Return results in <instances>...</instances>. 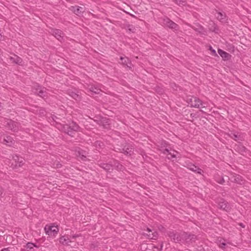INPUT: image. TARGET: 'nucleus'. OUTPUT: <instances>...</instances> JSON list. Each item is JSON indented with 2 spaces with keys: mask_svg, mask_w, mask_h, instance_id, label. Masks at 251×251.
Wrapping results in <instances>:
<instances>
[{
  "mask_svg": "<svg viewBox=\"0 0 251 251\" xmlns=\"http://www.w3.org/2000/svg\"><path fill=\"white\" fill-rule=\"evenodd\" d=\"M244 134L237 132H232L230 134V137L237 142L243 141L244 139Z\"/></svg>",
  "mask_w": 251,
  "mask_h": 251,
  "instance_id": "obj_11",
  "label": "nucleus"
},
{
  "mask_svg": "<svg viewBox=\"0 0 251 251\" xmlns=\"http://www.w3.org/2000/svg\"><path fill=\"white\" fill-rule=\"evenodd\" d=\"M144 235H146L148 236V239H156L158 237V233L156 231L154 230L151 233H144Z\"/></svg>",
  "mask_w": 251,
  "mask_h": 251,
  "instance_id": "obj_25",
  "label": "nucleus"
},
{
  "mask_svg": "<svg viewBox=\"0 0 251 251\" xmlns=\"http://www.w3.org/2000/svg\"><path fill=\"white\" fill-rule=\"evenodd\" d=\"M174 25V29L176 30L177 28V25L175 23L173 24Z\"/></svg>",
  "mask_w": 251,
  "mask_h": 251,
  "instance_id": "obj_40",
  "label": "nucleus"
},
{
  "mask_svg": "<svg viewBox=\"0 0 251 251\" xmlns=\"http://www.w3.org/2000/svg\"><path fill=\"white\" fill-rule=\"evenodd\" d=\"M240 226H241L243 228L245 227V226L242 223L240 224Z\"/></svg>",
  "mask_w": 251,
  "mask_h": 251,
  "instance_id": "obj_43",
  "label": "nucleus"
},
{
  "mask_svg": "<svg viewBox=\"0 0 251 251\" xmlns=\"http://www.w3.org/2000/svg\"><path fill=\"white\" fill-rule=\"evenodd\" d=\"M196 236L194 234H188L184 232L174 234V241L180 242L181 243L190 244L195 242Z\"/></svg>",
  "mask_w": 251,
  "mask_h": 251,
  "instance_id": "obj_1",
  "label": "nucleus"
},
{
  "mask_svg": "<svg viewBox=\"0 0 251 251\" xmlns=\"http://www.w3.org/2000/svg\"><path fill=\"white\" fill-rule=\"evenodd\" d=\"M9 59L13 63L21 66L23 65V59L16 54H14V56H10Z\"/></svg>",
  "mask_w": 251,
  "mask_h": 251,
  "instance_id": "obj_16",
  "label": "nucleus"
},
{
  "mask_svg": "<svg viewBox=\"0 0 251 251\" xmlns=\"http://www.w3.org/2000/svg\"><path fill=\"white\" fill-rule=\"evenodd\" d=\"M84 88L87 90L88 92H91L92 94H99L101 91L99 87L92 83H85L84 85Z\"/></svg>",
  "mask_w": 251,
  "mask_h": 251,
  "instance_id": "obj_7",
  "label": "nucleus"
},
{
  "mask_svg": "<svg viewBox=\"0 0 251 251\" xmlns=\"http://www.w3.org/2000/svg\"><path fill=\"white\" fill-rule=\"evenodd\" d=\"M70 9L76 15L79 16L83 12V8L80 6H71Z\"/></svg>",
  "mask_w": 251,
  "mask_h": 251,
  "instance_id": "obj_20",
  "label": "nucleus"
},
{
  "mask_svg": "<svg viewBox=\"0 0 251 251\" xmlns=\"http://www.w3.org/2000/svg\"><path fill=\"white\" fill-rule=\"evenodd\" d=\"M13 159L15 163V166L21 167L25 163V159L23 157H19L17 155L13 156Z\"/></svg>",
  "mask_w": 251,
  "mask_h": 251,
  "instance_id": "obj_12",
  "label": "nucleus"
},
{
  "mask_svg": "<svg viewBox=\"0 0 251 251\" xmlns=\"http://www.w3.org/2000/svg\"><path fill=\"white\" fill-rule=\"evenodd\" d=\"M6 128L13 132H17L20 128V124L12 120L7 119L4 122Z\"/></svg>",
  "mask_w": 251,
  "mask_h": 251,
  "instance_id": "obj_4",
  "label": "nucleus"
},
{
  "mask_svg": "<svg viewBox=\"0 0 251 251\" xmlns=\"http://www.w3.org/2000/svg\"><path fill=\"white\" fill-rule=\"evenodd\" d=\"M225 241L226 240L225 239H222L218 240L217 244L220 248L222 249H225L226 246Z\"/></svg>",
  "mask_w": 251,
  "mask_h": 251,
  "instance_id": "obj_27",
  "label": "nucleus"
},
{
  "mask_svg": "<svg viewBox=\"0 0 251 251\" xmlns=\"http://www.w3.org/2000/svg\"><path fill=\"white\" fill-rule=\"evenodd\" d=\"M68 94L74 99L77 100L81 99V97L77 93L72 90L68 91Z\"/></svg>",
  "mask_w": 251,
  "mask_h": 251,
  "instance_id": "obj_24",
  "label": "nucleus"
},
{
  "mask_svg": "<svg viewBox=\"0 0 251 251\" xmlns=\"http://www.w3.org/2000/svg\"><path fill=\"white\" fill-rule=\"evenodd\" d=\"M34 243L28 242L25 245V248L29 249L27 251H36L34 247Z\"/></svg>",
  "mask_w": 251,
  "mask_h": 251,
  "instance_id": "obj_28",
  "label": "nucleus"
},
{
  "mask_svg": "<svg viewBox=\"0 0 251 251\" xmlns=\"http://www.w3.org/2000/svg\"><path fill=\"white\" fill-rule=\"evenodd\" d=\"M2 143L8 146H12L15 143V141L10 136H6L3 138Z\"/></svg>",
  "mask_w": 251,
  "mask_h": 251,
  "instance_id": "obj_18",
  "label": "nucleus"
},
{
  "mask_svg": "<svg viewBox=\"0 0 251 251\" xmlns=\"http://www.w3.org/2000/svg\"><path fill=\"white\" fill-rule=\"evenodd\" d=\"M117 151L123 153L127 156H131L134 153V148L132 145L128 144L122 148H117Z\"/></svg>",
  "mask_w": 251,
  "mask_h": 251,
  "instance_id": "obj_6",
  "label": "nucleus"
},
{
  "mask_svg": "<svg viewBox=\"0 0 251 251\" xmlns=\"http://www.w3.org/2000/svg\"><path fill=\"white\" fill-rule=\"evenodd\" d=\"M1 251H9V250L8 248H3L1 250Z\"/></svg>",
  "mask_w": 251,
  "mask_h": 251,
  "instance_id": "obj_41",
  "label": "nucleus"
},
{
  "mask_svg": "<svg viewBox=\"0 0 251 251\" xmlns=\"http://www.w3.org/2000/svg\"><path fill=\"white\" fill-rule=\"evenodd\" d=\"M209 50L212 52V53H213V54L214 55H216V52L215 50H214V49H212L211 47H210Z\"/></svg>",
  "mask_w": 251,
  "mask_h": 251,
  "instance_id": "obj_38",
  "label": "nucleus"
},
{
  "mask_svg": "<svg viewBox=\"0 0 251 251\" xmlns=\"http://www.w3.org/2000/svg\"><path fill=\"white\" fill-rule=\"evenodd\" d=\"M80 236V234H75V235H72V236L71 237V238L73 239H75L76 237H78Z\"/></svg>",
  "mask_w": 251,
  "mask_h": 251,
  "instance_id": "obj_37",
  "label": "nucleus"
},
{
  "mask_svg": "<svg viewBox=\"0 0 251 251\" xmlns=\"http://www.w3.org/2000/svg\"><path fill=\"white\" fill-rule=\"evenodd\" d=\"M127 27L128 30H129L130 31L132 32H134L135 27L132 25H127Z\"/></svg>",
  "mask_w": 251,
  "mask_h": 251,
  "instance_id": "obj_34",
  "label": "nucleus"
},
{
  "mask_svg": "<svg viewBox=\"0 0 251 251\" xmlns=\"http://www.w3.org/2000/svg\"><path fill=\"white\" fill-rule=\"evenodd\" d=\"M98 125L106 129L110 128V120L106 117H100L94 120Z\"/></svg>",
  "mask_w": 251,
  "mask_h": 251,
  "instance_id": "obj_5",
  "label": "nucleus"
},
{
  "mask_svg": "<svg viewBox=\"0 0 251 251\" xmlns=\"http://www.w3.org/2000/svg\"><path fill=\"white\" fill-rule=\"evenodd\" d=\"M219 207L222 209H223L226 211H228L230 210V206L226 201L224 200H221L219 202Z\"/></svg>",
  "mask_w": 251,
  "mask_h": 251,
  "instance_id": "obj_15",
  "label": "nucleus"
},
{
  "mask_svg": "<svg viewBox=\"0 0 251 251\" xmlns=\"http://www.w3.org/2000/svg\"><path fill=\"white\" fill-rule=\"evenodd\" d=\"M75 155L77 157L79 158L83 161L87 160V156L88 155V153L86 151L79 148H77L75 150Z\"/></svg>",
  "mask_w": 251,
  "mask_h": 251,
  "instance_id": "obj_9",
  "label": "nucleus"
},
{
  "mask_svg": "<svg viewBox=\"0 0 251 251\" xmlns=\"http://www.w3.org/2000/svg\"><path fill=\"white\" fill-rule=\"evenodd\" d=\"M120 60H121V63L129 68H131V62L128 58L124 57L122 56L120 57Z\"/></svg>",
  "mask_w": 251,
  "mask_h": 251,
  "instance_id": "obj_21",
  "label": "nucleus"
},
{
  "mask_svg": "<svg viewBox=\"0 0 251 251\" xmlns=\"http://www.w3.org/2000/svg\"><path fill=\"white\" fill-rule=\"evenodd\" d=\"M163 153L167 154L168 156L167 157L169 159H171L173 158V154L170 152V151L168 149H165L163 151Z\"/></svg>",
  "mask_w": 251,
  "mask_h": 251,
  "instance_id": "obj_32",
  "label": "nucleus"
},
{
  "mask_svg": "<svg viewBox=\"0 0 251 251\" xmlns=\"http://www.w3.org/2000/svg\"><path fill=\"white\" fill-rule=\"evenodd\" d=\"M98 165L107 172H110L113 170V164L112 162L105 163L101 161L98 162Z\"/></svg>",
  "mask_w": 251,
  "mask_h": 251,
  "instance_id": "obj_10",
  "label": "nucleus"
},
{
  "mask_svg": "<svg viewBox=\"0 0 251 251\" xmlns=\"http://www.w3.org/2000/svg\"><path fill=\"white\" fill-rule=\"evenodd\" d=\"M52 34L55 36V37L58 40L61 41L63 39V32L60 30L57 29H53L51 30Z\"/></svg>",
  "mask_w": 251,
  "mask_h": 251,
  "instance_id": "obj_17",
  "label": "nucleus"
},
{
  "mask_svg": "<svg viewBox=\"0 0 251 251\" xmlns=\"http://www.w3.org/2000/svg\"><path fill=\"white\" fill-rule=\"evenodd\" d=\"M225 17V15L220 12L217 13V18L221 21H223L224 20Z\"/></svg>",
  "mask_w": 251,
  "mask_h": 251,
  "instance_id": "obj_33",
  "label": "nucleus"
},
{
  "mask_svg": "<svg viewBox=\"0 0 251 251\" xmlns=\"http://www.w3.org/2000/svg\"><path fill=\"white\" fill-rule=\"evenodd\" d=\"M71 241L67 236H62L59 238V242L63 245H69Z\"/></svg>",
  "mask_w": 251,
  "mask_h": 251,
  "instance_id": "obj_22",
  "label": "nucleus"
},
{
  "mask_svg": "<svg viewBox=\"0 0 251 251\" xmlns=\"http://www.w3.org/2000/svg\"><path fill=\"white\" fill-rule=\"evenodd\" d=\"M164 24L170 28H173V22L168 18L164 20Z\"/></svg>",
  "mask_w": 251,
  "mask_h": 251,
  "instance_id": "obj_29",
  "label": "nucleus"
},
{
  "mask_svg": "<svg viewBox=\"0 0 251 251\" xmlns=\"http://www.w3.org/2000/svg\"><path fill=\"white\" fill-rule=\"evenodd\" d=\"M231 181L236 182L237 183L242 184L243 183V179L242 177L239 175L235 174L232 177H230Z\"/></svg>",
  "mask_w": 251,
  "mask_h": 251,
  "instance_id": "obj_19",
  "label": "nucleus"
},
{
  "mask_svg": "<svg viewBox=\"0 0 251 251\" xmlns=\"http://www.w3.org/2000/svg\"><path fill=\"white\" fill-rule=\"evenodd\" d=\"M52 119L56 123H59L60 120L57 116L53 115L52 116Z\"/></svg>",
  "mask_w": 251,
  "mask_h": 251,
  "instance_id": "obj_35",
  "label": "nucleus"
},
{
  "mask_svg": "<svg viewBox=\"0 0 251 251\" xmlns=\"http://www.w3.org/2000/svg\"><path fill=\"white\" fill-rule=\"evenodd\" d=\"M113 168L114 167L117 170L122 171L124 169V167L118 161L114 160L112 162Z\"/></svg>",
  "mask_w": 251,
  "mask_h": 251,
  "instance_id": "obj_23",
  "label": "nucleus"
},
{
  "mask_svg": "<svg viewBox=\"0 0 251 251\" xmlns=\"http://www.w3.org/2000/svg\"><path fill=\"white\" fill-rule=\"evenodd\" d=\"M217 182L220 184H223L225 182V180L223 178H222L219 180H217Z\"/></svg>",
  "mask_w": 251,
  "mask_h": 251,
  "instance_id": "obj_36",
  "label": "nucleus"
},
{
  "mask_svg": "<svg viewBox=\"0 0 251 251\" xmlns=\"http://www.w3.org/2000/svg\"><path fill=\"white\" fill-rule=\"evenodd\" d=\"M174 2H175L176 4L179 6L185 5L186 3V1L185 0H174Z\"/></svg>",
  "mask_w": 251,
  "mask_h": 251,
  "instance_id": "obj_31",
  "label": "nucleus"
},
{
  "mask_svg": "<svg viewBox=\"0 0 251 251\" xmlns=\"http://www.w3.org/2000/svg\"><path fill=\"white\" fill-rule=\"evenodd\" d=\"M153 230H152L151 229L147 227V231L148 232V234L151 233V232H152Z\"/></svg>",
  "mask_w": 251,
  "mask_h": 251,
  "instance_id": "obj_39",
  "label": "nucleus"
},
{
  "mask_svg": "<svg viewBox=\"0 0 251 251\" xmlns=\"http://www.w3.org/2000/svg\"><path fill=\"white\" fill-rule=\"evenodd\" d=\"M187 102L191 107L195 108H201L205 107L204 105H203V103L201 100L196 97L190 96L187 98Z\"/></svg>",
  "mask_w": 251,
  "mask_h": 251,
  "instance_id": "obj_3",
  "label": "nucleus"
},
{
  "mask_svg": "<svg viewBox=\"0 0 251 251\" xmlns=\"http://www.w3.org/2000/svg\"><path fill=\"white\" fill-rule=\"evenodd\" d=\"M34 248H39V245H37V244H34Z\"/></svg>",
  "mask_w": 251,
  "mask_h": 251,
  "instance_id": "obj_42",
  "label": "nucleus"
},
{
  "mask_svg": "<svg viewBox=\"0 0 251 251\" xmlns=\"http://www.w3.org/2000/svg\"><path fill=\"white\" fill-rule=\"evenodd\" d=\"M174 152H177L176 151H175L174 150ZM173 156H174V158H175L176 157V155L174 153V155H173Z\"/></svg>",
  "mask_w": 251,
  "mask_h": 251,
  "instance_id": "obj_44",
  "label": "nucleus"
},
{
  "mask_svg": "<svg viewBox=\"0 0 251 251\" xmlns=\"http://www.w3.org/2000/svg\"><path fill=\"white\" fill-rule=\"evenodd\" d=\"M218 52L219 55L225 60L228 59L230 55L226 52L223 50L221 49H218Z\"/></svg>",
  "mask_w": 251,
  "mask_h": 251,
  "instance_id": "obj_26",
  "label": "nucleus"
},
{
  "mask_svg": "<svg viewBox=\"0 0 251 251\" xmlns=\"http://www.w3.org/2000/svg\"><path fill=\"white\" fill-rule=\"evenodd\" d=\"M187 167L190 170L199 174H201L203 172V171L201 169L192 163L188 164Z\"/></svg>",
  "mask_w": 251,
  "mask_h": 251,
  "instance_id": "obj_14",
  "label": "nucleus"
},
{
  "mask_svg": "<svg viewBox=\"0 0 251 251\" xmlns=\"http://www.w3.org/2000/svg\"><path fill=\"white\" fill-rule=\"evenodd\" d=\"M236 150L242 154H243L244 155V153H245L246 152V148L242 146V145H239L238 146L237 148H236Z\"/></svg>",
  "mask_w": 251,
  "mask_h": 251,
  "instance_id": "obj_30",
  "label": "nucleus"
},
{
  "mask_svg": "<svg viewBox=\"0 0 251 251\" xmlns=\"http://www.w3.org/2000/svg\"><path fill=\"white\" fill-rule=\"evenodd\" d=\"M35 93L42 98H44L47 96V93L46 91V89L42 88L41 86H38V87L36 89Z\"/></svg>",
  "mask_w": 251,
  "mask_h": 251,
  "instance_id": "obj_13",
  "label": "nucleus"
},
{
  "mask_svg": "<svg viewBox=\"0 0 251 251\" xmlns=\"http://www.w3.org/2000/svg\"><path fill=\"white\" fill-rule=\"evenodd\" d=\"M44 229L46 234L53 236H55L59 231L58 227L54 226L46 225Z\"/></svg>",
  "mask_w": 251,
  "mask_h": 251,
  "instance_id": "obj_8",
  "label": "nucleus"
},
{
  "mask_svg": "<svg viewBox=\"0 0 251 251\" xmlns=\"http://www.w3.org/2000/svg\"><path fill=\"white\" fill-rule=\"evenodd\" d=\"M80 127L75 122L72 121L62 126L63 131L71 137H74L75 132L79 131Z\"/></svg>",
  "mask_w": 251,
  "mask_h": 251,
  "instance_id": "obj_2",
  "label": "nucleus"
}]
</instances>
